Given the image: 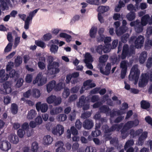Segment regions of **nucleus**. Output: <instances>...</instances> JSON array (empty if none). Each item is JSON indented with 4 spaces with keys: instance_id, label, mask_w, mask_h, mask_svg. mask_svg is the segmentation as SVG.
Returning <instances> with one entry per match:
<instances>
[{
    "instance_id": "obj_54",
    "label": "nucleus",
    "mask_w": 152,
    "mask_h": 152,
    "mask_svg": "<svg viewBox=\"0 0 152 152\" xmlns=\"http://www.w3.org/2000/svg\"><path fill=\"white\" fill-rule=\"evenodd\" d=\"M55 86V89L57 91L61 90L63 88V83L61 82L58 83Z\"/></svg>"
},
{
    "instance_id": "obj_10",
    "label": "nucleus",
    "mask_w": 152,
    "mask_h": 152,
    "mask_svg": "<svg viewBox=\"0 0 152 152\" xmlns=\"http://www.w3.org/2000/svg\"><path fill=\"white\" fill-rule=\"evenodd\" d=\"M133 127V126L132 121H129L125 124L123 129L121 130L122 137L123 138H125L127 136L126 133V131Z\"/></svg>"
},
{
    "instance_id": "obj_33",
    "label": "nucleus",
    "mask_w": 152,
    "mask_h": 152,
    "mask_svg": "<svg viewBox=\"0 0 152 152\" xmlns=\"http://www.w3.org/2000/svg\"><path fill=\"white\" fill-rule=\"evenodd\" d=\"M125 6V4L122 0H119L118 2V4L116 7L115 8V11L116 12H119L122 7H123Z\"/></svg>"
},
{
    "instance_id": "obj_17",
    "label": "nucleus",
    "mask_w": 152,
    "mask_h": 152,
    "mask_svg": "<svg viewBox=\"0 0 152 152\" xmlns=\"http://www.w3.org/2000/svg\"><path fill=\"white\" fill-rule=\"evenodd\" d=\"M102 129L105 133H110L114 131V125L113 124L110 128H109L107 125H104L102 127Z\"/></svg>"
},
{
    "instance_id": "obj_55",
    "label": "nucleus",
    "mask_w": 152,
    "mask_h": 152,
    "mask_svg": "<svg viewBox=\"0 0 152 152\" xmlns=\"http://www.w3.org/2000/svg\"><path fill=\"white\" fill-rule=\"evenodd\" d=\"M32 75L31 74H28L26 77L25 80L27 83H30L32 81Z\"/></svg>"
},
{
    "instance_id": "obj_60",
    "label": "nucleus",
    "mask_w": 152,
    "mask_h": 152,
    "mask_svg": "<svg viewBox=\"0 0 152 152\" xmlns=\"http://www.w3.org/2000/svg\"><path fill=\"white\" fill-rule=\"evenodd\" d=\"M38 65L39 67L41 70H43L45 67V65L44 63L39 61L38 63Z\"/></svg>"
},
{
    "instance_id": "obj_47",
    "label": "nucleus",
    "mask_w": 152,
    "mask_h": 152,
    "mask_svg": "<svg viewBox=\"0 0 152 152\" xmlns=\"http://www.w3.org/2000/svg\"><path fill=\"white\" fill-rule=\"evenodd\" d=\"M129 35L128 34H126L122 36L121 37V40L123 43H125L126 42L127 39L129 38Z\"/></svg>"
},
{
    "instance_id": "obj_38",
    "label": "nucleus",
    "mask_w": 152,
    "mask_h": 152,
    "mask_svg": "<svg viewBox=\"0 0 152 152\" xmlns=\"http://www.w3.org/2000/svg\"><path fill=\"white\" fill-rule=\"evenodd\" d=\"M18 107L17 105L15 103L11 105V112L13 114H16L18 112Z\"/></svg>"
},
{
    "instance_id": "obj_51",
    "label": "nucleus",
    "mask_w": 152,
    "mask_h": 152,
    "mask_svg": "<svg viewBox=\"0 0 152 152\" xmlns=\"http://www.w3.org/2000/svg\"><path fill=\"white\" fill-rule=\"evenodd\" d=\"M95 131H92L91 133V135L94 137H96L100 135L101 134V132L99 129H95Z\"/></svg>"
},
{
    "instance_id": "obj_40",
    "label": "nucleus",
    "mask_w": 152,
    "mask_h": 152,
    "mask_svg": "<svg viewBox=\"0 0 152 152\" xmlns=\"http://www.w3.org/2000/svg\"><path fill=\"white\" fill-rule=\"evenodd\" d=\"M128 63L125 61H123L121 62L120 64L121 68V70H127Z\"/></svg>"
},
{
    "instance_id": "obj_27",
    "label": "nucleus",
    "mask_w": 152,
    "mask_h": 152,
    "mask_svg": "<svg viewBox=\"0 0 152 152\" xmlns=\"http://www.w3.org/2000/svg\"><path fill=\"white\" fill-rule=\"evenodd\" d=\"M84 62L87 63L92 62L93 61V58L90 54L88 53H86L85 56Z\"/></svg>"
},
{
    "instance_id": "obj_19",
    "label": "nucleus",
    "mask_w": 152,
    "mask_h": 152,
    "mask_svg": "<svg viewBox=\"0 0 152 152\" xmlns=\"http://www.w3.org/2000/svg\"><path fill=\"white\" fill-rule=\"evenodd\" d=\"M127 28V27L121 26L118 29L116 30L115 31L117 35L118 36H121L126 32Z\"/></svg>"
},
{
    "instance_id": "obj_6",
    "label": "nucleus",
    "mask_w": 152,
    "mask_h": 152,
    "mask_svg": "<svg viewBox=\"0 0 152 152\" xmlns=\"http://www.w3.org/2000/svg\"><path fill=\"white\" fill-rule=\"evenodd\" d=\"M141 77L139 81V86L140 87H144L147 84L149 78L151 81H152V69L149 75L147 74H143Z\"/></svg>"
},
{
    "instance_id": "obj_18",
    "label": "nucleus",
    "mask_w": 152,
    "mask_h": 152,
    "mask_svg": "<svg viewBox=\"0 0 152 152\" xmlns=\"http://www.w3.org/2000/svg\"><path fill=\"white\" fill-rule=\"evenodd\" d=\"M56 85V82L53 80L50 82L47 85V91L48 93L50 92Z\"/></svg>"
},
{
    "instance_id": "obj_45",
    "label": "nucleus",
    "mask_w": 152,
    "mask_h": 152,
    "mask_svg": "<svg viewBox=\"0 0 152 152\" xmlns=\"http://www.w3.org/2000/svg\"><path fill=\"white\" fill-rule=\"evenodd\" d=\"M76 116V112L74 110L73 112H71L69 116V119L71 121H73L75 119Z\"/></svg>"
},
{
    "instance_id": "obj_1",
    "label": "nucleus",
    "mask_w": 152,
    "mask_h": 152,
    "mask_svg": "<svg viewBox=\"0 0 152 152\" xmlns=\"http://www.w3.org/2000/svg\"><path fill=\"white\" fill-rule=\"evenodd\" d=\"M108 58V55L105 54L100 56L99 58V63L98 65V68L100 72L105 75H108L110 74L111 69V63H109L107 64L104 69H103V67L105 66L104 63L107 60Z\"/></svg>"
},
{
    "instance_id": "obj_46",
    "label": "nucleus",
    "mask_w": 152,
    "mask_h": 152,
    "mask_svg": "<svg viewBox=\"0 0 152 152\" xmlns=\"http://www.w3.org/2000/svg\"><path fill=\"white\" fill-rule=\"evenodd\" d=\"M127 8L128 10L130 11V12H133V11H134L135 12L136 11V7L132 4H130L127 5Z\"/></svg>"
},
{
    "instance_id": "obj_28",
    "label": "nucleus",
    "mask_w": 152,
    "mask_h": 152,
    "mask_svg": "<svg viewBox=\"0 0 152 152\" xmlns=\"http://www.w3.org/2000/svg\"><path fill=\"white\" fill-rule=\"evenodd\" d=\"M59 36L61 37L65 38L67 42H69L72 39V37L71 35L66 33H60Z\"/></svg>"
},
{
    "instance_id": "obj_48",
    "label": "nucleus",
    "mask_w": 152,
    "mask_h": 152,
    "mask_svg": "<svg viewBox=\"0 0 152 152\" xmlns=\"http://www.w3.org/2000/svg\"><path fill=\"white\" fill-rule=\"evenodd\" d=\"M96 149L94 147L87 146L85 149V152H96Z\"/></svg>"
},
{
    "instance_id": "obj_8",
    "label": "nucleus",
    "mask_w": 152,
    "mask_h": 152,
    "mask_svg": "<svg viewBox=\"0 0 152 152\" xmlns=\"http://www.w3.org/2000/svg\"><path fill=\"white\" fill-rule=\"evenodd\" d=\"M47 101L49 104L53 103L56 106L61 103V99L60 97H57L55 95H51L47 98Z\"/></svg>"
},
{
    "instance_id": "obj_25",
    "label": "nucleus",
    "mask_w": 152,
    "mask_h": 152,
    "mask_svg": "<svg viewBox=\"0 0 152 152\" xmlns=\"http://www.w3.org/2000/svg\"><path fill=\"white\" fill-rule=\"evenodd\" d=\"M63 110L62 108L60 107L53 108L50 110V113L52 115H55L61 113Z\"/></svg>"
},
{
    "instance_id": "obj_42",
    "label": "nucleus",
    "mask_w": 152,
    "mask_h": 152,
    "mask_svg": "<svg viewBox=\"0 0 152 152\" xmlns=\"http://www.w3.org/2000/svg\"><path fill=\"white\" fill-rule=\"evenodd\" d=\"M70 90L68 88H65L62 93V96L64 98H66L70 95Z\"/></svg>"
},
{
    "instance_id": "obj_56",
    "label": "nucleus",
    "mask_w": 152,
    "mask_h": 152,
    "mask_svg": "<svg viewBox=\"0 0 152 152\" xmlns=\"http://www.w3.org/2000/svg\"><path fill=\"white\" fill-rule=\"evenodd\" d=\"M70 131L73 135H77L78 134V131L74 126L71 127Z\"/></svg>"
},
{
    "instance_id": "obj_63",
    "label": "nucleus",
    "mask_w": 152,
    "mask_h": 152,
    "mask_svg": "<svg viewBox=\"0 0 152 152\" xmlns=\"http://www.w3.org/2000/svg\"><path fill=\"white\" fill-rule=\"evenodd\" d=\"M152 66V58H149L147 60L146 66L148 68H150Z\"/></svg>"
},
{
    "instance_id": "obj_24",
    "label": "nucleus",
    "mask_w": 152,
    "mask_h": 152,
    "mask_svg": "<svg viewBox=\"0 0 152 152\" xmlns=\"http://www.w3.org/2000/svg\"><path fill=\"white\" fill-rule=\"evenodd\" d=\"M97 28L94 26L92 27L89 31V35L90 37L92 38L95 37L97 32Z\"/></svg>"
},
{
    "instance_id": "obj_13",
    "label": "nucleus",
    "mask_w": 152,
    "mask_h": 152,
    "mask_svg": "<svg viewBox=\"0 0 152 152\" xmlns=\"http://www.w3.org/2000/svg\"><path fill=\"white\" fill-rule=\"evenodd\" d=\"M11 148V145L7 141H3L1 143V144L0 145V148L4 151H7Z\"/></svg>"
},
{
    "instance_id": "obj_9",
    "label": "nucleus",
    "mask_w": 152,
    "mask_h": 152,
    "mask_svg": "<svg viewBox=\"0 0 152 152\" xmlns=\"http://www.w3.org/2000/svg\"><path fill=\"white\" fill-rule=\"evenodd\" d=\"M64 132L63 126L61 125L58 124L52 129V132L54 135H61Z\"/></svg>"
},
{
    "instance_id": "obj_14",
    "label": "nucleus",
    "mask_w": 152,
    "mask_h": 152,
    "mask_svg": "<svg viewBox=\"0 0 152 152\" xmlns=\"http://www.w3.org/2000/svg\"><path fill=\"white\" fill-rule=\"evenodd\" d=\"M8 139L11 143L14 144L18 143L19 141L18 137L14 134H11L9 136Z\"/></svg>"
},
{
    "instance_id": "obj_49",
    "label": "nucleus",
    "mask_w": 152,
    "mask_h": 152,
    "mask_svg": "<svg viewBox=\"0 0 152 152\" xmlns=\"http://www.w3.org/2000/svg\"><path fill=\"white\" fill-rule=\"evenodd\" d=\"M17 134L19 137L22 138L25 134V131L23 129H20L17 131Z\"/></svg>"
},
{
    "instance_id": "obj_62",
    "label": "nucleus",
    "mask_w": 152,
    "mask_h": 152,
    "mask_svg": "<svg viewBox=\"0 0 152 152\" xmlns=\"http://www.w3.org/2000/svg\"><path fill=\"white\" fill-rule=\"evenodd\" d=\"M139 24H140V20L137 19L135 21L131 22L130 23V25L131 26H134L135 28L136 26L138 25Z\"/></svg>"
},
{
    "instance_id": "obj_2",
    "label": "nucleus",
    "mask_w": 152,
    "mask_h": 152,
    "mask_svg": "<svg viewBox=\"0 0 152 152\" xmlns=\"http://www.w3.org/2000/svg\"><path fill=\"white\" fill-rule=\"evenodd\" d=\"M131 135L134 137L138 136V141L137 144L139 145H142L146 139L148 137V132L146 131L143 132V130L140 129L136 131L132 129L130 130Z\"/></svg>"
},
{
    "instance_id": "obj_52",
    "label": "nucleus",
    "mask_w": 152,
    "mask_h": 152,
    "mask_svg": "<svg viewBox=\"0 0 152 152\" xmlns=\"http://www.w3.org/2000/svg\"><path fill=\"white\" fill-rule=\"evenodd\" d=\"M136 31L138 33H140L143 30L142 26L141 25V23L139 24L138 25H137L135 28Z\"/></svg>"
},
{
    "instance_id": "obj_7",
    "label": "nucleus",
    "mask_w": 152,
    "mask_h": 152,
    "mask_svg": "<svg viewBox=\"0 0 152 152\" xmlns=\"http://www.w3.org/2000/svg\"><path fill=\"white\" fill-rule=\"evenodd\" d=\"M47 81L46 77L43 76L42 72H41L37 75L35 79L33 80V83L34 84L38 83V85L41 86L45 84Z\"/></svg>"
},
{
    "instance_id": "obj_22",
    "label": "nucleus",
    "mask_w": 152,
    "mask_h": 152,
    "mask_svg": "<svg viewBox=\"0 0 152 152\" xmlns=\"http://www.w3.org/2000/svg\"><path fill=\"white\" fill-rule=\"evenodd\" d=\"M36 111L34 110H31L28 112L27 118L29 120L32 119L36 116Z\"/></svg>"
},
{
    "instance_id": "obj_23",
    "label": "nucleus",
    "mask_w": 152,
    "mask_h": 152,
    "mask_svg": "<svg viewBox=\"0 0 152 152\" xmlns=\"http://www.w3.org/2000/svg\"><path fill=\"white\" fill-rule=\"evenodd\" d=\"M53 140V138L49 135H47L44 137V144L49 145L51 143Z\"/></svg>"
},
{
    "instance_id": "obj_44",
    "label": "nucleus",
    "mask_w": 152,
    "mask_h": 152,
    "mask_svg": "<svg viewBox=\"0 0 152 152\" xmlns=\"http://www.w3.org/2000/svg\"><path fill=\"white\" fill-rule=\"evenodd\" d=\"M38 144L36 142H34L32 144V150L33 152H37L38 148Z\"/></svg>"
},
{
    "instance_id": "obj_12",
    "label": "nucleus",
    "mask_w": 152,
    "mask_h": 152,
    "mask_svg": "<svg viewBox=\"0 0 152 152\" xmlns=\"http://www.w3.org/2000/svg\"><path fill=\"white\" fill-rule=\"evenodd\" d=\"M83 126L85 129H91L94 126L93 122L91 120L87 119L83 122Z\"/></svg>"
},
{
    "instance_id": "obj_43",
    "label": "nucleus",
    "mask_w": 152,
    "mask_h": 152,
    "mask_svg": "<svg viewBox=\"0 0 152 152\" xmlns=\"http://www.w3.org/2000/svg\"><path fill=\"white\" fill-rule=\"evenodd\" d=\"M35 44L37 46L41 48H44L46 46L45 43L40 40H36Z\"/></svg>"
},
{
    "instance_id": "obj_34",
    "label": "nucleus",
    "mask_w": 152,
    "mask_h": 152,
    "mask_svg": "<svg viewBox=\"0 0 152 152\" xmlns=\"http://www.w3.org/2000/svg\"><path fill=\"white\" fill-rule=\"evenodd\" d=\"M128 105L126 103H123L122 104V108L117 112V114L118 115H121L125 113V110L128 108Z\"/></svg>"
},
{
    "instance_id": "obj_4",
    "label": "nucleus",
    "mask_w": 152,
    "mask_h": 152,
    "mask_svg": "<svg viewBox=\"0 0 152 152\" xmlns=\"http://www.w3.org/2000/svg\"><path fill=\"white\" fill-rule=\"evenodd\" d=\"M135 36L131 37L129 40V43L131 44L130 48H141L143 46L144 41L143 36L140 35L136 38Z\"/></svg>"
},
{
    "instance_id": "obj_41",
    "label": "nucleus",
    "mask_w": 152,
    "mask_h": 152,
    "mask_svg": "<svg viewBox=\"0 0 152 152\" xmlns=\"http://www.w3.org/2000/svg\"><path fill=\"white\" fill-rule=\"evenodd\" d=\"M52 37V36L50 33H47L43 36V40L45 41H48Z\"/></svg>"
},
{
    "instance_id": "obj_59",
    "label": "nucleus",
    "mask_w": 152,
    "mask_h": 152,
    "mask_svg": "<svg viewBox=\"0 0 152 152\" xmlns=\"http://www.w3.org/2000/svg\"><path fill=\"white\" fill-rule=\"evenodd\" d=\"M91 115V113L90 112H86L82 114V117L84 118H87L89 117Z\"/></svg>"
},
{
    "instance_id": "obj_31",
    "label": "nucleus",
    "mask_w": 152,
    "mask_h": 152,
    "mask_svg": "<svg viewBox=\"0 0 152 152\" xmlns=\"http://www.w3.org/2000/svg\"><path fill=\"white\" fill-rule=\"evenodd\" d=\"M135 15L134 12H130L127 14L126 17L129 20L131 21L134 20L136 17Z\"/></svg>"
},
{
    "instance_id": "obj_58",
    "label": "nucleus",
    "mask_w": 152,
    "mask_h": 152,
    "mask_svg": "<svg viewBox=\"0 0 152 152\" xmlns=\"http://www.w3.org/2000/svg\"><path fill=\"white\" fill-rule=\"evenodd\" d=\"M75 126L78 129H80L82 126V123L79 119L76 120L75 123Z\"/></svg>"
},
{
    "instance_id": "obj_3",
    "label": "nucleus",
    "mask_w": 152,
    "mask_h": 152,
    "mask_svg": "<svg viewBox=\"0 0 152 152\" xmlns=\"http://www.w3.org/2000/svg\"><path fill=\"white\" fill-rule=\"evenodd\" d=\"M53 61L52 58H49L47 65L48 73L50 75L57 74L60 71V69L58 68L59 66V64L57 62Z\"/></svg>"
},
{
    "instance_id": "obj_57",
    "label": "nucleus",
    "mask_w": 152,
    "mask_h": 152,
    "mask_svg": "<svg viewBox=\"0 0 152 152\" xmlns=\"http://www.w3.org/2000/svg\"><path fill=\"white\" fill-rule=\"evenodd\" d=\"M29 125L28 123L25 122L21 125V129H23L24 131H26L29 129Z\"/></svg>"
},
{
    "instance_id": "obj_5",
    "label": "nucleus",
    "mask_w": 152,
    "mask_h": 152,
    "mask_svg": "<svg viewBox=\"0 0 152 152\" xmlns=\"http://www.w3.org/2000/svg\"><path fill=\"white\" fill-rule=\"evenodd\" d=\"M137 67L138 66L137 65L133 66L131 69L130 74L129 76L130 80H135V84L137 83L140 74V70L138 69Z\"/></svg>"
},
{
    "instance_id": "obj_37",
    "label": "nucleus",
    "mask_w": 152,
    "mask_h": 152,
    "mask_svg": "<svg viewBox=\"0 0 152 152\" xmlns=\"http://www.w3.org/2000/svg\"><path fill=\"white\" fill-rule=\"evenodd\" d=\"M86 99V98L83 95L80 98L78 104L80 107H82V105H83L84 104H85Z\"/></svg>"
},
{
    "instance_id": "obj_36",
    "label": "nucleus",
    "mask_w": 152,
    "mask_h": 152,
    "mask_svg": "<svg viewBox=\"0 0 152 152\" xmlns=\"http://www.w3.org/2000/svg\"><path fill=\"white\" fill-rule=\"evenodd\" d=\"M134 144V141L133 140H128L124 146V148L126 150L129 147L132 146Z\"/></svg>"
},
{
    "instance_id": "obj_50",
    "label": "nucleus",
    "mask_w": 152,
    "mask_h": 152,
    "mask_svg": "<svg viewBox=\"0 0 152 152\" xmlns=\"http://www.w3.org/2000/svg\"><path fill=\"white\" fill-rule=\"evenodd\" d=\"M67 117L65 114H60L58 117V119L59 121H65L67 119Z\"/></svg>"
},
{
    "instance_id": "obj_16",
    "label": "nucleus",
    "mask_w": 152,
    "mask_h": 152,
    "mask_svg": "<svg viewBox=\"0 0 152 152\" xmlns=\"http://www.w3.org/2000/svg\"><path fill=\"white\" fill-rule=\"evenodd\" d=\"M56 145L58 147L56 150V152H65V149L63 147L64 143L61 141H58L56 143Z\"/></svg>"
},
{
    "instance_id": "obj_64",
    "label": "nucleus",
    "mask_w": 152,
    "mask_h": 152,
    "mask_svg": "<svg viewBox=\"0 0 152 152\" xmlns=\"http://www.w3.org/2000/svg\"><path fill=\"white\" fill-rule=\"evenodd\" d=\"M146 121L149 124L152 126V118L150 116L146 117L145 118Z\"/></svg>"
},
{
    "instance_id": "obj_11",
    "label": "nucleus",
    "mask_w": 152,
    "mask_h": 152,
    "mask_svg": "<svg viewBox=\"0 0 152 152\" xmlns=\"http://www.w3.org/2000/svg\"><path fill=\"white\" fill-rule=\"evenodd\" d=\"M36 107L38 112L40 110L42 113L46 112L48 108V105L46 103L41 104V102H39L36 104Z\"/></svg>"
},
{
    "instance_id": "obj_30",
    "label": "nucleus",
    "mask_w": 152,
    "mask_h": 152,
    "mask_svg": "<svg viewBox=\"0 0 152 152\" xmlns=\"http://www.w3.org/2000/svg\"><path fill=\"white\" fill-rule=\"evenodd\" d=\"M31 94L32 96L35 98H37L40 96V93L39 89L34 88L32 89Z\"/></svg>"
},
{
    "instance_id": "obj_61",
    "label": "nucleus",
    "mask_w": 152,
    "mask_h": 152,
    "mask_svg": "<svg viewBox=\"0 0 152 152\" xmlns=\"http://www.w3.org/2000/svg\"><path fill=\"white\" fill-rule=\"evenodd\" d=\"M127 52H128V50L127 48H123V52L121 56V58L123 59H124L126 57Z\"/></svg>"
},
{
    "instance_id": "obj_20",
    "label": "nucleus",
    "mask_w": 152,
    "mask_h": 152,
    "mask_svg": "<svg viewBox=\"0 0 152 152\" xmlns=\"http://www.w3.org/2000/svg\"><path fill=\"white\" fill-rule=\"evenodd\" d=\"M110 110L109 107L106 105H102L99 108V111L101 113H108Z\"/></svg>"
},
{
    "instance_id": "obj_26",
    "label": "nucleus",
    "mask_w": 152,
    "mask_h": 152,
    "mask_svg": "<svg viewBox=\"0 0 152 152\" xmlns=\"http://www.w3.org/2000/svg\"><path fill=\"white\" fill-rule=\"evenodd\" d=\"M109 10V8L108 6H101L98 7L97 10L99 13L102 14L107 11Z\"/></svg>"
},
{
    "instance_id": "obj_35",
    "label": "nucleus",
    "mask_w": 152,
    "mask_h": 152,
    "mask_svg": "<svg viewBox=\"0 0 152 152\" xmlns=\"http://www.w3.org/2000/svg\"><path fill=\"white\" fill-rule=\"evenodd\" d=\"M141 106L142 108L146 109L149 108L150 104L148 102L143 100L141 102Z\"/></svg>"
},
{
    "instance_id": "obj_15",
    "label": "nucleus",
    "mask_w": 152,
    "mask_h": 152,
    "mask_svg": "<svg viewBox=\"0 0 152 152\" xmlns=\"http://www.w3.org/2000/svg\"><path fill=\"white\" fill-rule=\"evenodd\" d=\"M9 77V75L5 73L4 70L2 69L0 70V80L1 82H4L7 80Z\"/></svg>"
},
{
    "instance_id": "obj_29",
    "label": "nucleus",
    "mask_w": 152,
    "mask_h": 152,
    "mask_svg": "<svg viewBox=\"0 0 152 152\" xmlns=\"http://www.w3.org/2000/svg\"><path fill=\"white\" fill-rule=\"evenodd\" d=\"M3 87L5 91V94H8L11 93L12 89L10 86L8 84V82H6L3 84Z\"/></svg>"
},
{
    "instance_id": "obj_53",
    "label": "nucleus",
    "mask_w": 152,
    "mask_h": 152,
    "mask_svg": "<svg viewBox=\"0 0 152 152\" xmlns=\"http://www.w3.org/2000/svg\"><path fill=\"white\" fill-rule=\"evenodd\" d=\"M77 98V96L76 94L71 95L68 99V102L71 103L75 100Z\"/></svg>"
},
{
    "instance_id": "obj_39",
    "label": "nucleus",
    "mask_w": 152,
    "mask_h": 152,
    "mask_svg": "<svg viewBox=\"0 0 152 152\" xmlns=\"http://www.w3.org/2000/svg\"><path fill=\"white\" fill-rule=\"evenodd\" d=\"M22 61L21 57L20 56H18L15 60V66H18L22 63Z\"/></svg>"
},
{
    "instance_id": "obj_32",
    "label": "nucleus",
    "mask_w": 152,
    "mask_h": 152,
    "mask_svg": "<svg viewBox=\"0 0 152 152\" xmlns=\"http://www.w3.org/2000/svg\"><path fill=\"white\" fill-rule=\"evenodd\" d=\"M0 2L1 3L0 4V7L3 11L8 9L9 7L5 1L4 0H0Z\"/></svg>"
},
{
    "instance_id": "obj_21",
    "label": "nucleus",
    "mask_w": 152,
    "mask_h": 152,
    "mask_svg": "<svg viewBox=\"0 0 152 152\" xmlns=\"http://www.w3.org/2000/svg\"><path fill=\"white\" fill-rule=\"evenodd\" d=\"M147 57L146 52L143 51L140 54L139 58V61L140 64H143L145 61Z\"/></svg>"
}]
</instances>
